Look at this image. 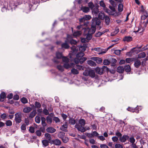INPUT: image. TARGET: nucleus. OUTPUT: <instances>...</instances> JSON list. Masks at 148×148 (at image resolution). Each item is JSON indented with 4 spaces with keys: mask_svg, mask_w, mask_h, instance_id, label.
I'll return each mask as SVG.
<instances>
[{
    "mask_svg": "<svg viewBox=\"0 0 148 148\" xmlns=\"http://www.w3.org/2000/svg\"><path fill=\"white\" fill-rule=\"evenodd\" d=\"M101 24V21L97 17L93 18L92 19L91 27L89 29L88 33L91 34H94L96 30V26L99 25Z\"/></svg>",
    "mask_w": 148,
    "mask_h": 148,
    "instance_id": "1",
    "label": "nucleus"
},
{
    "mask_svg": "<svg viewBox=\"0 0 148 148\" xmlns=\"http://www.w3.org/2000/svg\"><path fill=\"white\" fill-rule=\"evenodd\" d=\"M83 74L85 76H89L92 78H94L95 76V71L90 69L89 70H86L83 73Z\"/></svg>",
    "mask_w": 148,
    "mask_h": 148,
    "instance_id": "2",
    "label": "nucleus"
},
{
    "mask_svg": "<svg viewBox=\"0 0 148 148\" xmlns=\"http://www.w3.org/2000/svg\"><path fill=\"white\" fill-rule=\"evenodd\" d=\"M15 121L16 123H19L21 121V114L18 113L15 114Z\"/></svg>",
    "mask_w": 148,
    "mask_h": 148,
    "instance_id": "3",
    "label": "nucleus"
},
{
    "mask_svg": "<svg viewBox=\"0 0 148 148\" xmlns=\"http://www.w3.org/2000/svg\"><path fill=\"white\" fill-rule=\"evenodd\" d=\"M84 126L80 125L79 124H76L75 125V127L79 131L81 132H84L86 130L84 127Z\"/></svg>",
    "mask_w": 148,
    "mask_h": 148,
    "instance_id": "4",
    "label": "nucleus"
},
{
    "mask_svg": "<svg viewBox=\"0 0 148 148\" xmlns=\"http://www.w3.org/2000/svg\"><path fill=\"white\" fill-rule=\"evenodd\" d=\"M51 143L56 145H60L61 144V142L59 140L56 139L51 140Z\"/></svg>",
    "mask_w": 148,
    "mask_h": 148,
    "instance_id": "5",
    "label": "nucleus"
},
{
    "mask_svg": "<svg viewBox=\"0 0 148 148\" xmlns=\"http://www.w3.org/2000/svg\"><path fill=\"white\" fill-rule=\"evenodd\" d=\"M86 20L84 19V17L80 18L79 19V21L80 23V24H83L84 26H85L86 27L87 26L89 23V22L88 21H85Z\"/></svg>",
    "mask_w": 148,
    "mask_h": 148,
    "instance_id": "6",
    "label": "nucleus"
},
{
    "mask_svg": "<svg viewBox=\"0 0 148 148\" xmlns=\"http://www.w3.org/2000/svg\"><path fill=\"white\" fill-rule=\"evenodd\" d=\"M129 136L128 135H123L119 138L120 141L122 142H125L126 140H128Z\"/></svg>",
    "mask_w": 148,
    "mask_h": 148,
    "instance_id": "7",
    "label": "nucleus"
},
{
    "mask_svg": "<svg viewBox=\"0 0 148 148\" xmlns=\"http://www.w3.org/2000/svg\"><path fill=\"white\" fill-rule=\"evenodd\" d=\"M92 13L93 14H95L97 16L99 12V9L97 7H94L92 9Z\"/></svg>",
    "mask_w": 148,
    "mask_h": 148,
    "instance_id": "8",
    "label": "nucleus"
},
{
    "mask_svg": "<svg viewBox=\"0 0 148 148\" xmlns=\"http://www.w3.org/2000/svg\"><path fill=\"white\" fill-rule=\"evenodd\" d=\"M46 131L48 132L51 133H53L55 132L56 130V129L52 127H50L47 128L46 130Z\"/></svg>",
    "mask_w": 148,
    "mask_h": 148,
    "instance_id": "9",
    "label": "nucleus"
},
{
    "mask_svg": "<svg viewBox=\"0 0 148 148\" xmlns=\"http://www.w3.org/2000/svg\"><path fill=\"white\" fill-rule=\"evenodd\" d=\"M123 40L124 41H126L129 42L132 40V38L130 36H125L123 39Z\"/></svg>",
    "mask_w": 148,
    "mask_h": 148,
    "instance_id": "10",
    "label": "nucleus"
},
{
    "mask_svg": "<svg viewBox=\"0 0 148 148\" xmlns=\"http://www.w3.org/2000/svg\"><path fill=\"white\" fill-rule=\"evenodd\" d=\"M141 64V62L140 60H136L134 62V66L136 68H138Z\"/></svg>",
    "mask_w": 148,
    "mask_h": 148,
    "instance_id": "11",
    "label": "nucleus"
},
{
    "mask_svg": "<svg viewBox=\"0 0 148 148\" xmlns=\"http://www.w3.org/2000/svg\"><path fill=\"white\" fill-rule=\"evenodd\" d=\"M81 10L85 13H87L90 10L89 8L88 7L86 6H82L81 8Z\"/></svg>",
    "mask_w": 148,
    "mask_h": 148,
    "instance_id": "12",
    "label": "nucleus"
},
{
    "mask_svg": "<svg viewBox=\"0 0 148 148\" xmlns=\"http://www.w3.org/2000/svg\"><path fill=\"white\" fill-rule=\"evenodd\" d=\"M84 53L83 52H81L78 53L76 55V57L77 58V59L79 60L80 59L82 58L84 56Z\"/></svg>",
    "mask_w": 148,
    "mask_h": 148,
    "instance_id": "13",
    "label": "nucleus"
},
{
    "mask_svg": "<svg viewBox=\"0 0 148 148\" xmlns=\"http://www.w3.org/2000/svg\"><path fill=\"white\" fill-rule=\"evenodd\" d=\"M95 71L96 73L100 75H101L103 73L101 68L97 67L95 69Z\"/></svg>",
    "mask_w": 148,
    "mask_h": 148,
    "instance_id": "14",
    "label": "nucleus"
},
{
    "mask_svg": "<svg viewBox=\"0 0 148 148\" xmlns=\"http://www.w3.org/2000/svg\"><path fill=\"white\" fill-rule=\"evenodd\" d=\"M115 44H113L111 46H110L107 49H105V50H104V51H101L100 53H98V54L99 55L101 54H103L106 53V52L110 48H111L112 47H113L114 45Z\"/></svg>",
    "mask_w": 148,
    "mask_h": 148,
    "instance_id": "15",
    "label": "nucleus"
},
{
    "mask_svg": "<svg viewBox=\"0 0 148 148\" xmlns=\"http://www.w3.org/2000/svg\"><path fill=\"white\" fill-rule=\"evenodd\" d=\"M116 71L120 73H123L124 71V68L123 66H119L117 68Z\"/></svg>",
    "mask_w": 148,
    "mask_h": 148,
    "instance_id": "16",
    "label": "nucleus"
},
{
    "mask_svg": "<svg viewBox=\"0 0 148 148\" xmlns=\"http://www.w3.org/2000/svg\"><path fill=\"white\" fill-rule=\"evenodd\" d=\"M62 48H64L66 49H67L69 48V46L67 43L64 42L61 45Z\"/></svg>",
    "mask_w": 148,
    "mask_h": 148,
    "instance_id": "17",
    "label": "nucleus"
},
{
    "mask_svg": "<svg viewBox=\"0 0 148 148\" xmlns=\"http://www.w3.org/2000/svg\"><path fill=\"white\" fill-rule=\"evenodd\" d=\"M72 38V36L71 35L67 34L66 38L65 41V42L68 44L69 43H70V41Z\"/></svg>",
    "mask_w": 148,
    "mask_h": 148,
    "instance_id": "18",
    "label": "nucleus"
},
{
    "mask_svg": "<svg viewBox=\"0 0 148 148\" xmlns=\"http://www.w3.org/2000/svg\"><path fill=\"white\" fill-rule=\"evenodd\" d=\"M124 68V70H125V71L129 73L131 71L130 66L129 65H127L125 66Z\"/></svg>",
    "mask_w": 148,
    "mask_h": 148,
    "instance_id": "19",
    "label": "nucleus"
},
{
    "mask_svg": "<svg viewBox=\"0 0 148 148\" xmlns=\"http://www.w3.org/2000/svg\"><path fill=\"white\" fill-rule=\"evenodd\" d=\"M104 18L105 20L106 24V25H108L110 22V20L109 17L107 16L104 15Z\"/></svg>",
    "mask_w": 148,
    "mask_h": 148,
    "instance_id": "20",
    "label": "nucleus"
},
{
    "mask_svg": "<svg viewBox=\"0 0 148 148\" xmlns=\"http://www.w3.org/2000/svg\"><path fill=\"white\" fill-rule=\"evenodd\" d=\"M49 143H51V141H49L48 140H44L42 141V143L43 145L45 147H46L49 145Z\"/></svg>",
    "mask_w": 148,
    "mask_h": 148,
    "instance_id": "21",
    "label": "nucleus"
},
{
    "mask_svg": "<svg viewBox=\"0 0 148 148\" xmlns=\"http://www.w3.org/2000/svg\"><path fill=\"white\" fill-rule=\"evenodd\" d=\"M71 73L73 75H77L79 73L78 71L76 69L73 68L71 70Z\"/></svg>",
    "mask_w": 148,
    "mask_h": 148,
    "instance_id": "22",
    "label": "nucleus"
},
{
    "mask_svg": "<svg viewBox=\"0 0 148 148\" xmlns=\"http://www.w3.org/2000/svg\"><path fill=\"white\" fill-rule=\"evenodd\" d=\"M0 97L4 101V99L6 98L5 93L4 92H2L0 94Z\"/></svg>",
    "mask_w": 148,
    "mask_h": 148,
    "instance_id": "23",
    "label": "nucleus"
},
{
    "mask_svg": "<svg viewBox=\"0 0 148 148\" xmlns=\"http://www.w3.org/2000/svg\"><path fill=\"white\" fill-rule=\"evenodd\" d=\"M82 34V32L81 31H77L74 32L73 33V35L74 36L77 37L80 36Z\"/></svg>",
    "mask_w": 148,
    "mask_h": 148,
    "instance_id": "24",
    "label": "nucleus"
},
{
    "mask_svg": "<svg viewBox=\"0 0 148 148\" xmlns=\"http://www.w3.org/2000/svg\"><path fill=\"white\" fill-rule=\"evenodd\" d=\"M88 64L91 66H95L96 65L95 62L92 60H89L88 61Z\"/></svg>",
    "mask_w": 148,
    "mask_h": 148,
    "instance_id": "25",
    "label": "nucleus"
},
{
    "mask_svg": "<svg viewBox=\"0 0 148 148\" xmlns=\"http://www.w3.org/2000/svg\"><path fill=\"white\" fill-rule=\"evenodd\" d=\"M36 110H34L30 113L29 117L31 118H33L36 115Z\"/></svg>",
    "mask_w": 148,
    "mask_h": 148,
    "instance_id": "26",
    "label": "nucleus"
},
{
    "mask_svg": "<svg viewBox=\"0 0 148 148\" xmlns=\"http://www.w3.org/2000/svg\"><path fill=\"white\" fill-rule=\"evenodd\" d=\"M146 54L144 52H142L139 54L138 56V58H144L146 56Z\"/></svg>",
    "mask_w": 148,
    "mask_h": 148,
    "instance_id": "27",
    "label": "nucleus"
},
{
    "mask_svg": "<svg viewBox=\"0 0 148 148\" xmlns=\"http://www.w3.org/2000/svg\"><path fill=\"white\" fill-rule=\"evenodd\" d=\"M87 59V58L86 57H83L80 59L77 62L75 61V62L76 63H78V62L79 61L80 63L81 64H82L83 62L85 61Z\"/></svg>",
    "mask_w": 148,
    "mask_h": 148,
    "instance_id": "28",
    "label": "nucleus"
},
{
    "mask_svg": "<svg viewBox=\"0 0 148 148\" xmlns=\"http://www.w3.org/2000/svg\"><path fill=\"white\" fill-rule=\"evenodd\" d=\"M45 136L46 137V139L48 140L49 141H51V135L48 133H46L45 134Z\"/></svg>",
    "mask_w": 148,
    "mask_h": 148,
    "instance_id": "29",
    "label": "nucleus"
},
{
    "mask_svg": "<svg viewBox=\"0 0 148 148\" xmlns=\"http://www.w3.org/2000/svg\"><path fill=\"white\" fill-rule=\"evenodd\" d=\"M65 133L62 132H60L58 134V136L61 139L64 136Z\"/></svg>",
    "mask_w": 148,
    "mask_h": 148,
    "instance_id": "30",
    "label": "nucleus"
},
{
    "mask_svg": "<svg viewBox=\"0 0 148 148\" xmlns=\"http://www.w3.org/2000/svg\"><path fill=\"white\" fill-rule=\"evenodd\" d=\"M79 124H80L81 125L84 126L85 124L86 121L84 119H80L79 121Z\"/></svg>",
    "mask_w": 148,
    "mask_h": 148,
    "instance_id": "31",
    "label": "nucleus"
},
{
    "mask_svg": "<svg viewBox=\"0 0 148 148\" xmlns=\"http://www.w3.org/2000/svg\"><path fill=\"white\" fill-rule=\"evenodd\" d=\"M56 56L57 58L59 59L62 58L63 56L62 53L59 52L56 53Z\"/></svg>",
    "mask_w": 148,
    "mask_h": 148,
    "instance_id": "32",
    "label": "nucleus"
},
{
    "mask_svg": "<svg viewBox=\"0 0 148 148\" xmlns=\"http://www.w3.org/2000/svg\"><path fill=\"white\" fill-rule=\"evenodd\" d=\"M118 9L119 12H121L123 10V5L122 4L120 3L118 6Z\"/></svg>",
    "mask_w": 148,
    "mask_h": 148,
    "instance_id": "33",
    "label": "nucleus"
},
{
    "mask_svg": "<svg viewBox=\"0 0 148 148\" xmlns=\"http://www.w3.org/2000/svg\"><path fill=\"white\" fill-rule=\"evenodd\" d=\"M67 127V125L66 124H64L60 128V130H61L66 132L67 130L66 129Z\"/></svg>",
    "mask_w": 148,
    "mask_h": 148,
    "instance_id": "34",
    "label": "nucleus"
},
{
    "mask_svg": "<svg viewBox=\"0 0 148 148\" xmlns=\"http://www.w3.org/2000/svg\"><path fill=\"white\" fill-rule=\"evenodd\" d=\"M46 120L47 123L49 124H51L52 121V118L49 116H47L46 118Z\"/></svg>",
    "mask_w": 148,
    "mask_h": 148,
    "instance_id": "35",
    "label": "nucleus"
},
{
    "mask_svg": "<svg viewBox=\"0 0 148 148\" xmlns=\"http://www.w3.org/2000/svg\"><path fill=\"white\" fill-rule=\"evenodd\" d=\"M75 68L79 70H83L84 69V67L83 66L78 65H76L75 66Z\"/></svg>",
    "mask_w": 148,
    "mask_h": 148,
    "instance_id": "36",
    "label": "nucleus"
},
{
    "mask_svg": "<svg viewBox=\"0 0 148 148\" xmlns=\"http://www.w3.org/2000/svg\"><path fill=\"white\" fill-rule=\"evenodd\" d=\"M69 123L72 125H74L76 123V121L75 120L73 119L70 118L69 120Z\"/></svg>",
    "mask_w": 148,
    "mask_h": 148,
    "instance_id": "37",
    "label": "nucleus"
},
{
    "mask_svg": "<svg viewBox=\"0 0 148 148\" xmlns=\"http://www.w3.org/2000/svg\"><path fill=\"white\" fill-rule=\"evenodd\" d=\"M92 38V34L88 33L86 37V39L87 40L89 41Z\"/></svg>",
    "mask_w": 148,
    "mask_h": 148,
    "instance_id": "38",
    "label": "nucleus"
},
{
    "mask_svg": "<svg viewBox=\"0 0 148 148\" xmlns=\"http://www.w3.org/2000/svg\"><path fill=\"white\" fill-rule=\"evenodd\" d=\"M57 68L61 72H63L64 71V67L61 65H58Z\"/></svg>",
    "mask_w": 148,
    "mask_h": 148,
    "instance_id": "39",
    "label": "nucleus"
},
{
    "mask_svg": "<svg viewBox=\"0 0 148 148\" xmlns=\"http://www.w3.org/2000/svg\"><path fill=\"white\" fill-rule=\"evenodd\" d=\"M62 140L64 143H67L69 140V138L66 137L64 136L62 139Z\"/></svg>",
    "mask_w": 148,
    "mask_h": 148,
    "instance_id": "40",
    "label": "nucleus"
},
{
    "mask_svg": "<svg viewBox=\"0 0 148 148\" xmlns=\"http://www.w3.org/2000/svg\"><path fill=\"white\" fill-rule=\"evenodd\" d=\"M5 124L7 126H11L12 125V122L10 120H8L6 121Z\"/></svg>",
    "mask_w": 148,
    "mask_h": 148,
    "instance_id": "41",
    "label": "nucleus"
},
{
    "mask_svg": "<svg viewBox=\"0 0 148 148\" xmlns=\"http://www.w3.org/2000/svg\"><path fill=\"white\" fill-rule=\"evenodd\" d=\"M83 17L86 21H88L91 18V16L89 15H85Z\"/></svg>",
    "mask_w": 148,
    "mask_h": 148,
    "instance_id": "42",
    "label": "nucleus"
},
{
    "mask_svg": "<svg viewBox=\"0 0 148 148\" xmlns=\"http://www.w3.org/2000/svg\"><path fill=\"white\" fill-rule=\"evenodd\" d=\"M101 68L103 73L105 71H108L109 70V69L106 66H102Z\"/></svg>",
    "mask_w": 148,
    "mask_h": 148,
    "instance_id": "43",
    "label": "nucleus"
},
{
    "mask_svg": "<svg viewBox=\"0 0 148 148\" xmlns=\"http://www.w3.org/2000/svg\"><path fill=\"white\" fill-rule=\"evenodd\" d=\"M62 58L64 62L68 63L69 62V59L66 57L63 56Z\"/></svg>",
    "mask_w": 148,
    "mask_h": 148,
    "instance_id": "44",
    "label": "nucleus"
},
{
    "mask_svg": "<svg viewBox=\"0 0 148 148\" xmlns=\"http://www.w3.org/2000/svg\"><path fill=\"white\" fill-rule=\"evenodd\" d=\"M35 121L36 123H39L40 121V117L38 116H36L35 118Z\"/></svg>",
    "mask_w": 148,
    "mask_h": 148,
    "instance_id": "45",
    "label": "nucleus"
},
{
    "mask_svg": "<svg viewBox=\"0 0 148 148\" xmlns=\"http://www.w3.org/2000/svg\"><path fill=\"white\" fill-rule=\"evenodd\" d=\"M110 63V61L108 59H105L103 61V64L104 65H109Z\"/></svg>",
    "mask_w": 148,
    "mask_h": 148,
    "instance_id": "46",
    "label": "nucleus"
},
{
    "mask_svg": "<svg viewBox=\"0 0 148 148\" xmlns=\"http://www.w3.org/2000/svg\"><path fill=\"white\" fill-rule=\"evenodd\" d=\"M43 112L45 115H47L49 114L48 110L47 109V108L46 107H45V108L43 109Z\"/></svg>",
    "mask_w": 148,
    "mask_h": 148,
    "instance_id": "47",
    "label": "nucleus"
},
{
    "mask_svg": "<svg viewBox=\"0 0 148 148\" xmlns=\"http://www.w3.org/2000/svg\"><path fill=\"white\" fill-rule=\"evenodd\" d=\"M35 107L37 108H39L41 106V105L40 104V103L39 102H37V101H36L35 102Z\"/></svg>",
    "mask_w": 148,
    "mask_h": 148,
    "instance_id": "48",
    "label": "nucleus"
},
{
    "mask_svg": "<svg viewBox=\"0 0 148 148\" xmlns=\"http://www.w3.org/2000/svg\"><path fill=\"white\" fill-rule=\"evenodd\" d=\"M110 61V63L111 64L116 63L117 62L116 60L115 59L113 58H111Z\"/></svg>",
    "mask_w": 148,
    "mask_h": 148,
    "instance_id": "49",
    "label": "nucleus"
},
{
    "mask_svg": "<svg viewBox=\"0 0 148 148\" xmlns=\"http://www.w3.org/2000/svg\"><path fill=\"white\" fill-rule=\"evenodd\" d=\"M84 26L83 25V24H80V25L78 26H77L76 28L78 29H83L84 28H85V27H84Z\"/></svg>",
    "mask_w": 148,
    "mask_h": 148,
    "instance_id": "50",
    "label": "nucleus"
},
{
    "mask_svg": "<svg viewBox=\"0 0 148 148\" xmlns=\"http://www.w3.org/2000/svg\"><path fill=\"white\" fill-rule=\"evenodd\" d=\"M77 43V41L73 39L72 37V38L71 39V40L70 41V43L71 45H76Z\"/></svg>",
    "mask_w": 148,
    "mask_h": 148,
    "instance_id": "51",
    "label": "nucleus"
},
{
    "mask_svg": "<svg viewBox=\"0 0 148 148\" xmlns=\"http://www.w3.org/2000/svg\"><path fill=\"white\" fill-rule=\"evenodd\" d=\"M53 120L56 123H57L60 122V120L57 117L54 116L53 117Z\"/></svg>",
    "mask_w": 148,
    "mask_h": 148,
    "instance_id": "52",
    "label": "nucleus"
},
{
    "mask_svg": "<svg viewBox=\"0 0 148 148\" xmlns=\"http://www.w3.org/2000/svg\"><path fill=\"white\" fill-rule=\"evenodd\" d=\"M88 6L89 8L91 9H92L95 6L92 2H90L88 3Z\"/></svg>",
    "mask_w": 148,
    "mask_h": 148,
    "instance_id": "53",
    "label": "nucleus"
},
{
    "mask_svg": "<svg viewBox=\"0 0 148 148\" xmlns=\"http://www.w3.org/2000/svg\"><path fill=\"white\" fill-rule=\"evenodd\" d=\"M64 67L68 69L69 68H70L71 66L68 63L64 64L63 66Z\"/></svg>",
    "mask_w": 148,
    "mask_h": 148,
    "instance_id": "54",
    "label": "nucleus"
},
{
    "mask_svg": "<svg viewBox=\"0 0 148 148\" xmlns=\"http://www.w3.org/2000/svg\"><path fill=\"white\" fill-rule=\"evenodd\" d=\"M21 101L23 103H25L27 102V100L26 98L23 97L21 99Z\"/></svg>",
    "mask_w": 148,
    "mask_h": 148,
    "instance_id": "55",
    "label": "nucleus"
},
{
    "mask_svg": "<svg viewBox=\"0 0 148 148\" xmlns=\"http://www.w3.org/2000/svg\"><path fill=\"white\" fill-rule=\"evenodd\" d=\"M35 129L34 127H30L29 129V131L31 133H33L34 132Z\"/></svg>",
    "mask_w": 148,
    "mask_h": 148,
    "instance_id": "56",
    "label": "nucleus"
},
{
    "mask_svg": "<svg viewBox=\"0 0 148 148\" xmlns=\"http://www.w3.org/2000/svg\"><path fill=\"white\" fill-rule=\"evenodd\" d=\"M130 141L132 143V144H134L135 142V139L133 137H131L130 138Z\"/></svg>",
    "mask_w": 148,
    "mask_h": 148,
    "instance_id": "57",
    "label": "nucleus"
},
{
    "mask_svg": "<svg viewBox=\"0 0 148 148\" xmlns=\"http://www.w3.org/2000/svg\"><path fill=\"white\" fill-rule=\"evenodd\" d=\"M115 148H123V146L119 144L116 143L115 145Z\"/></svg>",
    "mask_w": 148,
    "mask_h": 148,
    "instance_id": "58",
    "label": "nucleus"
},
{
    "mask_svg": "<svg viewBox=\"0 0 148 148\" xmlns=\"http://www.w3.org/2000/svg\"><path fill=\"white\" fill-rule=\"evenodd\" d=\"M35 133L36 135L38 136H40L41 135V131L39 130H37V131H36Z\"/></svg>",
    "mask_w": 148,
    "mask_h": 148,
    "instance_id": "59",
    "label": "nucleus"
},
{
    "mask_svg": "<svg viewBox=\"0 0 148 148\" xmlns=\"http://www.w3.org/2000/svg\"><path fill=\"white\" fill-rule=\"evenodd\" d=\"M133 61L132 58H127L125 59V61L127 63H129Z\"/></svg>",
    "mask_w": 148,
    "mask_h": 148,
    "instance_id": "60",
    "label": "nucleus"
},
{
    "mask_svg": "<svg viewBox=\"0 0 148 148\" xmlns=\"http://www.w3.org/2000/svg\"><path fill=\"white\" fill-rule=\"evenodd\" d=\"M115 135L117 136V137H120V138L121 137L122 135V134L118 131L116 133Z\"/></svg>",
    "mask_w": 148,
    "mask_h": 148,
    "instance_id": "61",
    "label": "nucleus"
},
{
    "mask_svg": "<svg viewBox=\"0 0 148 148\" xmlns=\"http://www.w3.org/2000/svg\"><path fill=\"white\" fill-rule=\"evenodd\" d=\"M19 98V96L18 95L16 94L13 96V99L16 100H18Z\"/></svg>",
    "mask_w": 148,
    "mask_h": 148,
    "instance_id": "62",
    "label": "nucleus"
},
{
    "mask_svg": "<svg viewBox=\"0 0 148 148\" xmlns=\"http://www.w3.org/2000/svg\"><path fill=\"white\" fill-rule=\"evenodd\" d=\"M121 51L120 50H115L114 53L117 55H119L121 53Z\"/></svg>",
    "mask_w": 148,
    "mask_h": 148,
    "instance_id": "63",
    "label": "nucleus"
},
{
    "mask_svg": "<svg viewBox=\"0 0 148 148\" xmlns=\"http://www.w3.org/2000/svg\"><path fill=\"white\" fill-rule=\"evenodd\" d=\"M112 140L113 142H116L118 140V138L117 136H113L112 138Z\"/></svg>",
    "mask_w": 148,
    "mask_h": 148,
    "instance_id": "64",
    "label": "nucleus"
}]
</instances>
